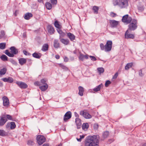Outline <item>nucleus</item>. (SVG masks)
Listing matches in <instances>:
<instances>
[{
  "label": "nucleus",
  "instance_id": "obj_1",
  "mask_svg": "<svg viewBox=\"0 0 146 146\" xmlns=\"http://www.w3.org/2000/svg\"><path fill=\"white\" fill-rule=\"evenodd\" d=\"M100 136L98 135L88 136L85 139L84 146H99Z\"/></svg>",
  "mask_w": 146,
  "mask_h": 146
},
{
  "label": "nucleus",
  "instance_id": "obj_2",
  "mask_svg": "<svg viewBox=\"0 0 146 146\" xmlns=\"http://www.w3.org/2000/svg\"><path fill=\"white\" fill-rule=\"evenodd\" d=\"M129 23L127 30H130V31H134L137 29V20L134 19H132L131 22Z\"/></svg>",
  "mask_w": 146,
  "mask_h": 146
},
{
  "label": "nucleus",
  "instance_id": "obj_3",
  "mask_svg": "<svg viewBox=\"0 0 146 146\" xmlns=\"http://www.w3.org/2000/svg\"><path fill=\"white\" fill-rule=\"evenodd\" d=\"M119 7L121 8H126L128 5V0H119Z\"/></svg>",
  "mask_w": 146,
  "mask_h": 146
},
{
  "label": "nucleus",
  "instance_id": "obj_4",
  "mask_svg": "<svg viewBox=\"0 0 146 146\" xmlns=\"http://www.w3.org/2000/svg\"><path fill=\"white\" fill-rule=\"evenodd\" d=\"M37 142L39 145H41L46 141L45 137L41 135H38L36 137Z\"/></svg>",
  "mask_w": 146,
  "mask_h": 146
},
{
  "label": "nucleus",
  "instance_id": "obj_5",
  "mask_svg": "<svg viewBox=\"0 0 146 146\" xmlns=\"http://www.w3.org/2000/svg\"><path fill=\"white\" fill-rule=\"evenodd\" d=\"M132 19L131 17H129L128 15H126L123 17L122 21L123 23L129 24L131 22Z\"/></svg>",
  "mask_w": 146,
  "mask_h": 146
},
{
  "label": "nucleus",
  "instance_id": "obj_6",
  "mask_svg": "<svg viewBox=\"0 0 146 146\" xmlns=\"http://www.w3.org/2000/svg\"><path fill=\"white\" fill-rule=\"evenodd\" d=\"M112 43V42L111 41L108 40L106 44L105 45V52L110 51L111 50Z\"/></svg>",
  "mask_w": 146,
  "mask_h": 146
},
{
  "label": "nucleus",
  "instance_id": "obj_7",
  "mask_svg": "<svg viewBox=\"0 0 146 146\" xmlns=\"http://www.w3.org/2000/svg\"><path fill=\"white\" fill-rule=\"evenodd\" d=\"M80 115L86 119H90L92 118V116L85 110L80 111Z\"/></svg>",
  "mask_w": 146,
  "mask_h": 146
},
{
  "label": "nucleus",
  "instance_id": "obj_8",
  "mask_svg": "<svg viewBox=\"0 0 146 146\" xmlns=\"http://www.w3.org/2000/svg\"><path fill=\"white\" fill-rule=\"evenodd\" d=\"M18 86L22 89H25L27 88V85L25 82L21 81H17L16 82Z\"/></svg>",
  "mask_w": 146,
  "mask_h": 146
},
{
  "label": "nucleus",
  "instance_id": "obj_9",
  "mask_svg": "<svg viewBox=\"0 0 146 146\" xmlns=\"http://www.w3.org/2000/svg\"><path fill=\"white\" fill-rule=\"evenodd\" d=\"M3 105L5 108H8L9 106V100L7 97L4 96L2 98Z\"/></svg>",
  "mask_w": 146,
  "mask_h": 146
},
{
  "label": "nucleus",
  "instance_id": "obj_10",
  "mask_svg": "<svg viewBox=\"0 0 146 146\" xmlns=\"http://www.w3.org/2000/svg\"><path fill=\"white\" fill-rule=\"evenodd\" d=\"M0 126H2L7 121V119H6V115H3L0 117Z\"/></svg>",
  "mask_w": 146,
  "mask_h": 146
},
{
  "label": "nucleus",
  "instance_id": "obj_11",
  "mask_svg": "<svg viewBox=\"0 0 146 146\" xmlns=\"http://www.w3.org/2000/svg\"><path fill=\"white\" fill-rule=\"evenodd\" d=\"M130 30H127L125 32V38L127 39L131 38L133 39L134 38V36L133 34H131L129 33Z\"/></svg>",
  "mask_w": 146,
  "mask_h": 146
},
{
  "label": "nucleus",
  "instance_id": "obj_12",
  "mask_svg": "<svg viewBox=\"0 0 146 146\" xmlns=\"http://www.w3.org/2000/svg\"><path fill=\"white\" fill-rule=\"evenodd\" d=\"M72 116V113L70 111H67L65 114L63 120L65 121L70 118Z\"/></svg>",
  "mask_w": 146,
  "mask_h": 146
},
{
  "label": "nucleus",
  "instance_id": "obj_13",
  "mask_svg": "<svg viewBox=\"0 0 146 146\" xmlns=\"http://www.w3.org/2000/svg\"><path fill=\"white\" fill-rule=\"evenodd\" d=\"M119 22L114 20H110V23L111 26V27L112 28L116 27L118 25Z\"/></svg>",
  "mask_w": 146,
  "mask_h": 146
},
{
  "label": "nucleus",
  "instance_id": "obj_14",
  "mask_svg": "<svg viewBox=\"0 0 146 146\" xmlns=\"http://www.w3.org/2000/svg\"><path fill=\"white\" fill-rule=\"evenodd\" d=\"M60 41L65 45H67L69 44L70 41L68 39H64L62 38H59Z\"/></svg>",
  "mask_w": 146,
  "mask_h": 146
},
{
  "label": "nucleus",
  "instance_id": "obj_15",
  "mask_svg": "<svg viewBox=\"0 0 146 146\" xmlns=\"http://www.w3.org/2000/svg\"><path fill=\"white\" fill-rule=\"evenodd\" d=\"M1 80L5 82H7L9 83H12L13 81V79L11 77H9L8 78H3Z\"/></svg>",
  "mask_w": 146,
  "mask_h": 146
},
{
  "label": "nucleus",
  "instance_id": "obj_16",
  "mask_svg": "<svg viewBox=\"0 0 146 146\" xmlns=\"http://www.w3.org/2000/svg\"><path fill=\"white\" fill-rule=\"evenodd\" d=\"M11 52L14 54H17L18 53V50L14 46H11L10 48Z\"/></svg>",
  "mask_w": 146,
  "mask_h": 146
},
{
  "label": "nucleus",
  "instance_id": "obj_17",
  "mask_svg": "<svg viewBox=\"0 0 146 146\" xmlns=\"http://www.w3.org/2000/svg\"><path fill=\"white\" fill-rule=\"evenodd\" d=\"M67 36L68 38L70 39L71 41H73L75 39V36L73 34L70 33H67Z\"/></svg>",
  "mask_w": 146,
  "mask_h": 146
},
{
  "label": "nucleus",
  "instance_id": "obj_18",
  "mask_svg": "<svg viewBox=\"0 0 146 146\" xmlns=\"http://www.w3.org/2000/svg\"><path fill=\"white\" fill-rule=\"evenodd\" d=\"M103 87V85L102 84H101L98 86H96L93 89V90L95 92H97L99 91L101 88Z\"/></svg>",
  "mask_w": 146,
  "mask_h": 146
},
{
  "label": "nucleus",
  "instance_id": "obj_19",
  "mask_svg": "<svg viewBox=\"0 0 146 146\" xmlns=\"http://www.w3.org/2000/svg\"><path fill=\"white\" fill-rule=\"evenodd\" d=\"M32 17L33 15L31 13H28L25 14L24 18L26 20H29Z\"/></svg>",
  "mask_w": 146,
  "mask_h": 146
},
{
  "label": "nucleus",
  "instance_id": "obj_20",
  "mask_svg": "<svg viewBox=\"0 0 146 146\" xmlns=\"http://www.w3.org/2000/svg\"><path fill=\"white\" fill-rule=\"evenodd\" d=\"M48 32L50 34H52L54 33V30L53 27L52 26L50 25H48Z\"/></svg>",
  "mask_w": 146,
  "mask_h": 146
},
{
  "label": "nucleus",
  "instance_id": "obj_21",
  "mask_svg": "<svg viewBox=\"0 0 146 146\" xmlns=\"http://www.w3.org/2000/svg\"><path fill=\"white\" fill-rule=\"evenodd\" d=\"M6 37L7 36L5 35V32L3 30L1 31L0 33V39H5Z\"/></svg>",
  "mask_w": 146,
  "mask_h": 146
},
{
  "label": "nucleus",
  "instance_id": "obj_22",
  "mask_svg": "<svg viewBox=\"0 0 146 146\" xmlns=\"http://www.w3.org/2000/svg\"><path fill=\"white\" fill-rule=\"evenodd\" d=\"M79 92L78 94L81 96H82L83 95V92H84V88L81 86H80L78 87Z\"/></svg>",
  "mask_w": 146,
  "mask_h": 146
},
{
  "label": "nucleus",
  "instance_id": "obj_23",
  "mask_svg": "<svg viewBox=\"0 0 146 146\" xmlns=\"http://www.w3.org/2000/svg\"><path fill=\"white\" fill-rule=\"evenodd\" d=\"M32 56L34 58L39 59L41 57V54L40 53H38L36 52H35L33 54Z\"/></svg>",
  "mask_w": 146,
  "mask_h": 146
},
{
  "label": "nucleus",
  "instance_id": "obj_24",
  "mask_svg": "<svg viewBox=\"0 0 146 146\" xmlns=\"http://www.w3.org/2000/svg\"><path fill=\"white\" fill-rule=\"evenodd\" d=\"M54 46L56 48H58L60 47V44L58 40L55 39L54 40Z\"/></svg>",
  "mask_w": 146,
  "mask_h": 146
},
{
  "label": "nucleus",
  "instance_id": "obj_25",
  "mask_svg": "<svg viewBox=\"0 0 146 146\" xmlns=\"http://www.w3.org/2000/svg\"><path fill=\"white\" fill-rule=\"evenodd\" d=\"M19 63L21 65H23L26 63V60L25 58H21L19 60Z\"/></svg>",
  "mask_w": 146,
  "mask_h": 146
},
{
  "label": "nucleus",
  "instance_id": "obj_26",
  "mask_svg": "<svg viewBox=\"0 0 146 146\" xmlns=\"http://www.w3.org/2000/svg\"><path fill=\"white\" fill-rule=\"evenodd\" d=\"M48 88V85L47 84L43 86H41L39 87V88L42 91H44L46 90Z\"/></svg>",
  "mask_w": 146,
  "mask_h": 146
},
{
  "label": "nucleus",
  "instance_id": "obj_27",
  "mask_svg": "<svg viewBox=\"0 0 146 146\" xmlns=\"http://www.w3.org/2000/svg\"><path fill=\"white\" fill-rule=\"evenodd\" d=\"M75 122L77 126H80L81 125L82 123L81 119L79 118H76L75 119Z\"/></svg>",
  "mask_w": 146,
  "mask_h": 146
},
{
  "label": "nucleus",
  "instance_id": "obj_28",
  "mask_svg": "<svg viewBox=\"0 0 146 146\" xmlns=\"http://www.w3.org/2000/svg\"><path fill=\"white\" fill-rule=\"evenodd\" d=\"M7 69L6 68H3L0 70V77L2 75H4L6 73Z\"/></svg>",
  "mask_w": 146,
  "mask_h": 146
},
{
  "label": "nucleus",
  "instance_id": "obj_29",
  "mask_svg": "<svg viewBox=\"0 0 146 146\" xmlns=\"http://www.w3.org/2000/svg\"><path fill=\"white\" fill-rule=\"evenodd\" d=\"M48 44H45L43 45L42 50L43 51H46L48 50Z\"/></svg>",
  "mask_w": 146,
  "mask_h": 146
},
{
  "label": "nucleus",
  "instance_id": "obj_30",
  "mask_svg": "<svg viewBox=\"0 0 146 146\" xmlns=\"http://www.w3.org/2000/svg\"><path fill=\"white\" fill-rule=\"evenodd\" d=\"M5 53L7 55L10 57H13L14 56L13 54L12 53H11L9 51V50H5Z\"/></svg>",
  "mask_w": 146,
  "mask_h": 146
},
{
  "label": "nucleus",
  "instance_id": "obj_31",
  "mask_svg": "<svg viewBox=\"0 0 146 146\" xmlns=\"http://www.w3.org/2000/svg\"><path fill=\"white\" fill-rule=\"evenodd\" d=\"M133 65L132 63H127L125 66V69L126 70H128L129 68H131Z\"/></svg>",
  "mask_w": 146,
  "mask_h": 146
},
{
  "label": "nucleus",
  "instance_id": "obj_32",
  "mask_svg": "<svg viewBox=\"0 0 146 146\" xmlns=\"http://www.w3.org/2000/svg\"><path fill=\"white\" fill-rule=\"evenodd\" d=\"M46 8L48 10H50L52 8V5L49 2H46L45 4Z\"/></svg>",
  "mask_w": 146,
  "mask_h": 146
},
{
  "label": "nucleus",
  "instance_id": "obj_33",
  "mask_svg": "<svg viewBox=\"0 0 146 146\" xmlns=\"http://www.w3.org/2000/svg\"><path fill=\"white\" fill-rule=\"evenodd\" d=\"M0 58L3 61H5L8 60L7 56L4 54L2 55L1 57Z\"/></svg>",
  "mask_w": 146,
  "mask_h": 146
},
{
  "label": "nucleus",
  "instance_id": "obj_34",
  "mask_svg": "<svg viewBox=\"0 0 146 146\" xmlns=\"http://www.w3.org/2000/svg\"><path fill=\"white\" fill-rule=\"evenodd\" d=\"M88 127L89 125L88 123H83L82 125V128L84 130L88 129Z\"/></svg>",
  "mask_w": 146,
  "mask_h": 146
},
{
  "label": "nucleus",
  "instance_id": "obj_35",
  "mask_svg": "<svg viewBox=\"0 0 146 146\" xmlns=\"http://www.w3.org/2000/svg\"><path fill=\"white\" fill-rule=\"evenodd\" d=\"M97 70L100 74L103 73L104 72V69L102 67L98 68H97Z\"/></svg>",
  "mask_w": 146,
  "mask_h": 146
},
{
  "label": "nucleus",
  "instance_id": "obj_36",
  "mask_svg": "<svg viewBox=\"0 0 146 146\" xmlns=\"http://www.w3.org/2000/svg\"><path fill=\"white\" fill-rule=\"evenodd\" d=\"M54 25L58 29H60L61 27V25L59 24L57 20L55 21Z\"/></svg>",
  "mask_w": 146,
  "mask_h": 146
},
{
  "label": "nucleus",
  "instance_id": "obj_37",
  "mask_svg": "<svg viewBox=\"0 0 146 146\" xmlns=\"http://www.w3.org/2000/svg\"><path fill=\"white\" fill-rule=\"evenodd\" d=\"M93 10L94 11L95 13L97 14L98 13V11L99 9L98 7L96 6H94L93 7Z\"/></svg>",
  "mask_w": 146,
  "mask_h": 146
},
{
  "label": "nucleus",
  "instance_id": "obj_38",
  "mask_svg": "<svg viewBox=\"0 0 146 146\" xmlns=\"http://www.w3.org/2000/svg\"><path fill=\"white\" fill-rule=\"evenodd\" d=\"M6 44L5 42L0 43V49H4L6 46Z\"/></svg>",
  "mask_w": 146,
  "mask_h": 146
},
{
  "label": "nucleus",
  "instance_id": "obj_39",
  "mask_svg": "<svg viewBox=\"0 0 146 146\" xmlns=\"http://www.w3.org/2000/svg\"><path fill=\"white\" fill-rule=\"evenodd\" d=\"M59 65L62 69L65 70H68V68L66 66L62 64H60Z\"/></svg>",
  "mask_w": 146,
  "mask_h": 146
},
{
  "label": "nucleus",
  "instance_id": "obj_40",
  "mask_svg": "<svg viewBox=\"0 0 146 146\" xmlns=\"http://www.w3.org/2000/svg\"><path fill=\"white\" fill-rule=\"evenodd\" d=\"M6 119H7L9 120H11L14 121H16V120L15 118H12L11 116L9 115H7L6 116Z\"/></svg>",
  "mask_w": 146,
  "mask_h": 146
},
{
  "label": "nucleus",
  "instance_id": "obj_41",
  "mask_svg": "<svg viewBox=\"0 0 146 146\" xmlns=\"http://www.w3.org/2000/svg\"><path fill=\"white\" fill-rule=\"evenodd\" d=\"M109 135V132L108 131H106L104 132L103 134V137L104 138H107Z\"/></svg>",
  "mask_w": 146,
  "mask_h": 146
},
{
  "label": "nucleus",
  "instance_id": "obj_42",
  "mask_svg": "<svg viewBox=\"0 0 146 146\" xmlns=\"http://www.w3.org/2000/svg\"><path fill=\"white\" fill-rule=\"evenodd\" d=\"M11 127L10 128L11 129H15L16 127V125L15 123L14 122H11L10 123Z\"/></svg>",
  "mask_w": 146,
  "mask_h": 146
},
{
  "label": "nucleus",
  "instance_id": "obj_43",
  "mask_svg": "<svg viewBox=\"0 0 146 146\" xmlns=\"http://www.w3.org/2000/svg\"><path fill=\"white\" fill-rule=\"evenodd\" d=\"M119 1H118L117 0H113V3L114 5L116 6L118 5L119 6Z\"/></svg>",
  "mask_w": 146,
  "mask_h": 146
},
{
  "label": "nucleus",
  "instance_id": "obj_44",
  "mask_svg": "<svg viewBox=\"0 0 146 146\" xmlns=\"http://www.w3.org/2000/svg\"><path fill=\"white\" fill-rule=\"evenodd\" d=\"M34 143L33 140H29L28 141L27 144L29 145H33Z\"/></svg>",
  "mask_w": 146,
  "mask_h": 146
},
{
  "label": "nucleus",
  "instance_id": "obj_45",
  "mask_svg": "<svg viewBox=\"0 0 146 146\" xmlns=\"http://www.w3.org/2000/svg\"><path fill=\"white\" fill-rule=\"evenodd\" d=\"M5 135V131L2 130L0 129V135L1 136H4Z\"/></svg>",
  "mask_w": 146,
  "mask_h": 146
},
{
  "label": "nucleus",
  "instance_id": "obj_46",
  "mask_svg": "<svg viewBox=\"0 0 146 146\" xmlns=\"http://www.w3.org/2000/svg\"><path fill=\"white\" fill-rule=\"evenodd\" d=\"M80 60L83 61L84 59V55L82 54H80V56L79 57Z\"/></svg>",
  "mask_w": 146,
  "mask_h": 146
},
{
  "label": "nucleus",
  "instance_id": "obj_47",
  "mask_svg": "<svg viewBox=\"0 0 146 146\" xmlns=\"http://www.w3.org/2000/svg\"><path fill=\"white\" fill-rule=\"evenodd\" d=\"M100 46L101 50H105V45H104L103 44L101 43L100 44Z\"/></svg>",
  "mask_w": 146,
  "mask_h": 146
},
{
  "label": "nucleus",
  "instance_id": "obj_48",
  "mask_svg": "<svg viewBox=\"0 0 146 146\" xmlns=\"http://www.w3.org/2000/svg\"><path fill=\"white\" fill-rule=\"evenodd\" d=\"M111 82L109 80L107 81L105 84V86L106 87H108L109 85L111 84Z\"/></svg>",
  "mask_w": 146,
  "mask_h": 146
},
{
  "label": "nucleus",
  "instance_id": "obj_49",
  "mask_svg": "<svg viewBox=\"0 0 146 146\" xmlns=\"http://www.w3.org/2000/svg\"><path fill=\"white\" fill-rule=\"evenodd\" d=\"M144 9V7L143 6H139L138 7V10L141 12L143 11Z\"/></svg>",
  "mask_w": 146,
  "mask_h": 146
},
{
  "label": "nucleus",
  "instance_id": "obj_50",
  "mask_svg": "<svg viewBox=\"0 0 146 146\" xmlns=\"http://www.w3.org/2000/svg\"><path fill=\"white\" fill-rule=\"evenodd\" d=\"M66 35V34L64 32H62L60 34L59 38H62L64 37Z\"/></svg>",
  "mask_w": 146,
  "mask_h": 146
},
{
  "label": "nucleus",
  "instance_id": "obj_51",
  "mask_svg": "<svg viewBox=\"0 0 146 146\" xmlns=\"http://www.w3.org/2000/svg\"><path fill=\"white\" fill-rule=\"evenodd\" d=\"M89 57L91 58V60L93 61H95L96 60V58L94 56H90Z\"/></svg>",
  "mask_w": 146,
  "mask_h": 146
},
{
  "label": "nucleus",
  "instance_id": "obj_52",
  "mask_svg": "<svg viewBox=\"0 0 146 146\" xmlns=\"http://www.w3.org/2000/svg\"><path fill=\"white\" fill-rule=\"evenodd\" d=\"M10 62L13 64L17 65V63L14 60L12 59L10 60Z\"/></svg>",
  "mask_w": 146,
  "mask_h": 146
},
{
  "label": "nucleus",
  "instance_id": "obj_53",
  "mask_svg": "<svg viewBox=\"0 0 146 146\" xmlns=\"http://www.w3.org/2000/svg\"><path fill=\"white\" fill-rule=\"evenodd\" d=\"M116 14L113 12H111L110 13V16L113 17H115L116 16Z\"/></svg>",
  "mask_w": 146,
  "mask_h": 146
},
{
  "label": "nucleus",
  "instance_id": "obj_54",
  "mask_svg": "<svg viewBox=\"0 0 146 146\" xmlns=\"http://www.w3.org/2000/svg\"><path fill=\"white\" fill-rule=\"evenodd\" d=\"M118 76V72H117L115 73V74H114V75L113 76L112 79H116L117 78Z\"/></svg>",
  "mask_w": 146,
  "mask_h": 146
},
{
  "label": "nucleus",
  "instance_id": "obj_55",
  "mask_svg": "<svg viewBox=\"0 0 146 146\" xmlns=\"http://www.w3.org/2000/svg\"><path fill=\"white\" fill-rule=\"evenodd\" d=\"M139 75L140 76H142L143 75L142 73V70H140L139 71Z\"/></svg>",
  "mask_w": 146,
  "mask_h": 146
},
{
  "label": "nucleus",
  "instance_id": "obj_56",
  "mask_svg": "<svg viewBox=\"0 0 146 146\" xmlns=\"http://www.w3.org/2000/svg\"><path fill=\"white\" fill-rule=\"evenodd\" d=\"M51 3L53 4H56L57 3L56 0H50Z\"/></svg>",
  "mask_w": 146,
  "mask_h": 146
},
{
  "label": "nucleus",
  "instance_id": "obj_57",
  "mask_svg": "<svg viewBox=\"0 0 146 146\" xmlns=\"http://www.w3.org/2000/svg\"><path fill=\"white\" fill-rule=\"evenodd\" d=\"M64 61L66 62H67L68 61V58L66 56L64 57Z\"/></svg>",
  "mask_w": 146,
  "mask_h": 146
},
{
  "label": "nucleus",
  "instance_id": "obj_58",
  "mask_svg": "<svg viewBox=\"0 0 146 146\" xmlns=\"http://www.w3.org/2000/svg\"><path fill=\"white\" fill-rule=\"evenodd\" d=\"M40 81H41V83L43 84H46L45 83L46 81L44 79H41L40 80Z\"/></svg>",
  "mask_w": 146,
  "mask_h": 146
},
{
  "label": "nucleus",
  "instance_id": "obj_59",
  "mask_svg": "<svg viewBox=\"0 0 146 146\" xmlns=\"http://www.w3.org/2000/svg\"><path fill=\"white\" fill-rule=\"evenodd\" d=\"M74 113L75 116L76 117V118H78L79 115L78 114V113L76 112H74Z\"/></svg>",
  "mask_w": 146,
  "mask_h": 146
},
{
  "label": "nucleus",
  "instance_id": "obj_60",
  "mask_svg": "<svg viewBox=\"0 0 146 146\" xmlns=\"http://www.w3.org/2000/svg\"><path fill=\"white\" fill-rule=\"evenodd\" d=\"M57 31L60 34V33L63 32L61 29H59L57 30Z\"/></svg>",
  "mask_w": 146,
  "mask_h": 146
},
{
  "label": "nucleus",
  "instance_id": "obj_61",
  "mask_svg": "<svg viewBox=\"0 0 146 146\" xmlns=\"http://www.w3.org/2000/svg\"><path fill=\"white\" fill-rule=\"evenodd\" d=\"M35 84L38 86H39L40 85V82H35Z\"/></svg>",
  "mask_w": 146,
  "mask_h": 146
},
{
  "label": "nucleus",
  "instance_id": "obj_62",
  "mask_svg": "<svg viewBox=\"0 0 146 146\" xmlns=\"http://www.w3.org/2000/svg\"><path fill=\"white\" fill-rule=\"evenodd\" d=\"M88 56H89L87 54H86L85 55H84V58H85L86 59H88Z\"/></svg>",
  "mask_w": 146,
  "mask_h": 146
},
{
  "label": "nucleus",
  "instance_id": "obj_63",
  "mask_svg": "<svg viewBox=\"0 0 146 146\" xmlns=\"http://www.w3.org/2000/svg\"><path fill=\"white\" fill-rule=\"evenodd\" d=\"M23 53H24V54L26 55H27V51H26V50H24L23 51Z\"/></svg>",
  "mask_w": 146,
  "mask_h": 146
},
{
  "label": "nucleus",
  "instance_id": "obj_64",
  "mask_svg": "<svg viewBox=\"0 0 146 146\" xmlns=\"http://www.w3.org/2000/svg\"><path fill=\"white\" fill-rule=\"evenodd\" d=\"M80 138L82 140V139H83L85 137L84 135H80Z\"/></svg>",
  "mask_w": 146,
  "mask_h": 146
}]
</instances>
